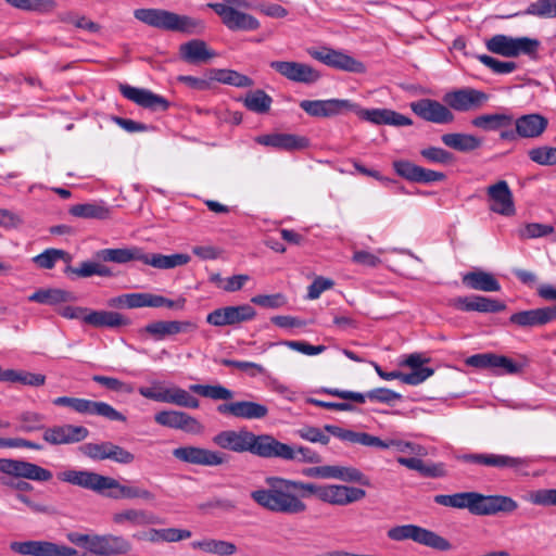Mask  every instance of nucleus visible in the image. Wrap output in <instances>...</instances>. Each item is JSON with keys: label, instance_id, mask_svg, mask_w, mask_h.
I'll use <instances>...</instances> for the list:
<instances>
[{"label": "nucleus", "instance_id": "1", "mask_svg": "<svg viewBox=\"0 0 556 556\" xmlns=\"http://www.w3.org/2000/svg\"><path fill=\"white\" fill-rule=\"evenodd\" d=\"M267 489H257L251 492V498L262 508L271 513L300 514L306 510V504L292 493V490L302 492V496L315 495L318 500L321 485L290 480L280 477H267Z\"/></svg>", "mask_w": 556, "mask_h": 556}, {"label": "nucleus", "instance_id": "2", "mask_svg": "<svg viewBox=\"0 0 556 556\" xmlns=\"http://www.w3.org/2000/svg\"><path fill=\"white\" fill-rule=\"evenodd\" d=\"M300 108L313 117H332L345 112H355L362 119L377 125L410 126L413 121L389 109H362L348 99L302 100Z\"/></svg>", "mask_w": 556, "mask_h": 556}, {"label": "nucleus", "instance_id": "3", "mask_svg": "<svg viewBox=\"0 0 556 556\" xmlns=\"http://www.w3.org/2000/svg\"><path fill=\"white\" fill-rule=\"evenodd\" d=\"M61 481L93 491L112 500H142L153 502L154 493L130 484H122L118 480L89 470L71 469L59 475Z\"/></svg>", "mask_w": 556, "mask_h": 556}, {"label": "nucleus", "instance_id": "4", "mask_svg": "<svg viewBox=\"0 0 556 556\" xmlns=\"http://www.w3.org/2000/svg\"><path fill=\"white\" fill-rule=\"evenodd\" d=\"M438 505L457 509H468L476 516H492L498 513H513L518 503L505 495H484L478 492H459L454 494H438L433 497Z\"/></svg>", "mask_w": 556, "mask_h": 556}, {"label": "nucleus", "instance_id": "5", "mask_svg": "<svg viewBox=\"0 0 556 556\" xmlns=\"http://www.w3.org/2000/svg\"><path fill=\"white\" fill-rule=\"evenodd\" d=\"M134 16L143 24L163 30L188 35L201 34L204 30L202 21L163 9H137Z\"/></svg>", "mask_w": 556, "mask_h": 556}, {"label": "nucleus", "instance_id": "6", "mask_svg": "<svg viewBox=\"0 0 556 556\" xmlns=\"http://www.w3.org/2000/svg\"><path fill=\"white\" fill-rule=\"evenodd\" d=\"M213 443L235 453L249 452L262 458H268L270 434H255L249 430H224L213 437Z\"/></svg>", "mask_w": 556, "mask_h": 556}, {"label": "nucleus", "instance_id": "7", "mask_svg": "<svg viewBox=\"0 0 556 556\" xmlns=\"http://www.w3.org/2000/svg\"><path fill=\"white\" fill-rule=\"evenodd\" d=\"M486 49L505 58H516L521 54L535 58L540 48L538 39L529 37H510L507 35H494L485 41Z\"/></svg>", "mask_w": 556, "mask_h": 556}, {"label": "nucleus", "instance_id": "8", "mask_svg": "<svg viewBox=\"0 0 556 556\" xmlns=\"http://www.w3.org/2000/svg\"><path fill=\"white\" fill-rule=\"evenodd\" d=\"M138 391L143 397L155 402L193 409L200 406L199 400L187 390L177 386L165 387L161 381H153L151 387H140Z\"/></svg>", "mask_w": 556, "mask_h": 556}, {"label": "nucleus", "instance_id": "9", "mask_svg": "<svg viewBox=\"0 0 556 556\" xmlns=\"http://www.w3.org/2000/svg\"><path fill=\"white\" fill-rule=\"evenodd\" d=\"M388 538L393 541L412 540L437 551H450L452 544L438 533L416 525H402L391 528Z\"/></svg>", "mask_w": 556, "mask_h": 556}, {"label": "nucleus", "instance_id": "10", "mask_svg": "<svg viewBox=\"0 0 556 556\" xmlns=\"http://www.w3.org/2000/svg\"><path fill=\"white\" fill-rule=\"evenodd\" d=\"M208 7L230 30L250 31L260 27V22L253 15L235 9V7H247V2L243 0H225L220 3H208Z\"/></svg>", "mask_w": 556, "mask_h": 556}, {"label": "nucleus", "instance_id": "11", "mask_svg": "<svg viewBox=\"0 0 556 556\" xmlns=\"http://www.w3.org/2000/svg\"><path fill=\"white\" fill-rule=\"evenodd\" d=\"M55 406L70 407L78 414L100 416L111 421H126V416L112 405L102 401H92L80 397L59 396L52 401Z\"/></svg>", "mask_w": 556, "mask_h": 556}, {"label": "nucleus", "instance_id": "12", "mask_svg": "<svg viewBox=\"0 0 556 556\" xmlns=\"http://www.w3.org/2000/svg\"><path fill=\"white\" fill-rule=\"evenodd\" d=\"M515 128H509L500 132V138L504 141H515L517 138H538L547 128L548 121L541 114H525L514 119Z\"/></svg>", "mask_w": 556, "mask_h": 556}, {"label": "nucleus", "instance_id": "13", "mask_svg": "<svg viewBox=\"0 0 556 556\" xmlns=\"http://www.w3.org/2000/svg\"><path fill=\"white\" fill-rule=\"evenodd\" d=\"M79 451L94 462L109 459L117 464L128 465L135 460V455L131 452L111 441L85 443L79 447Z\"/></svg>", "mask_w": 556, "mask_h": 556}, {"label": "nucleus", "instance_id": "14", "mask_svg": "<svg viewBox=\"0 0 556 556\" xmlns=\"http://www.w3.org/2000/svg\"><path fill=\"white\" fill-rule=\"evenodd\" d=\"M308 53L313 59L340 71L356 74L366 72L364 63L342 51L323 47L319 49H309Z\"/></svg>", "mask_w": 556, "mask_h": 556}, {"label": "nucleus", "instance_id": "15", "mask_svg": "<svg viewBox=\"0 0 556 556\" xmlns=\"http://www.w3.org/2000/svg\"><path fill=\"white\" fill-rule=\"evenodd\" d=\"M173 456L182 463L207 467L220 466L228 462V456L223 452L192 445L175 448Z\"/></svg>", "mask_w": 556, "mask_h": 556}, {"label": "nucleus", "instance_id": "16", "mask_svg": "<svg viewBox=\"0 0 556 556\" xmlns=\"http://www.w3.org/2000/svg\"><path fill=\"white\" fill-rule=\"evenodd\" d=\"M0 472L33 481L45 482L52 479V472L39 465L21 459L0 458Z\"/></svg>", "mask_w": 556, "mask_h": 556}, {"label": "nucleus", "instance_id": "17", "mask_svg": "<svg viewBox=\"0 0 556 556\" xmlns=\"http://www.w3.org/2000/svg\"><path fill=\"white\" fill-rule=\"evenodd\" d=\"M490 99L482 90L466 87L447 92L444 102L448 108L458 112H469L481 109Z\"/></svg>", "mask_w": 556, "mask_h": 556}, {"label": "nucleus", "instance_id": "18", "mask_svg": "<svg viewBox=\"0 0 556 556\" xmlns=\"http://www.w3.org/2000/svg\"><path fill=\"white\" fill-rule=\"evenodd\" d=\"M10 549L25 556H74L77 554V551L72 547L35 540L11 542Z\"/></svg>", "mask_w": 556, "mask_h": 556}, {"label": "nucleus", "instance_id": "19", "mask_svg": "<svg viewBox=\"0 0 556 556\" xmlns=\"http://www.w3.org/2000/svg\"><path fill=\"white\" fill-rule=\"evenodd\" d=\"M118 90L124 98L132 101L137 105L152 112H166L170 105L169 101L149 89L132 87L127 84H121Z\"/></svg>", "mask_w": 556, "mask_h": 556}, {"label": "nucleus", "instance_id": "20", "mask_svg": "<svg viewBox=\"0 0 556 556\" xmlns=\"http://www.w3.org/2000/svg\"><path fill=\"white\" fill-rule=\"evenodd\" d=\"M268 458H280L283 460H296L307 464L321 463V456L306 446L293 447L282 443L271 435Z\"/></svg>", "mask_w": 556, "mask_h": 556}, {"label": "nucleus", "instance_id": "21", "mask_svg": "<svg viewBox=\"0 0 556 556\" xmlns=\"http://www.w3.org/2000/svg\"><path fill=\"white\" fill-rule=\"evenodd\" d=\"M154 420L160 426L191 434L204 432V426L197 418L180 410H161L154 415Z\"/></svg>", "mask_w": 556, "mask_h": 556}, {"label": "nucleus", "instance_id": "22", "mask_svg": "<svg viewBox=\"0 0 556 556\" xmlns=\"http://www.w3.org/2000/svg\"><path fill=\"white\" fill-rule=\"evenodd\" d=\"M490 211L502 216L510 217L516 214L514 195L507 181L498 180L486 188Z\"/></svg>", "mask_w": 556, "mask_h": 556}, {"label": "nucleus", "instance_id": "23", "mask_svg": "<svg viewBox=\"0 0 556 556\" xmlns=\"http://www.w3.org/2000/svg\"><path fill=\"white\" fill-rule=\"evenodd\" d=\"M255 309L249 304L226 306L214 309L206 316V321L216 327H224L252 320Z\"/></svg>", "mask_w": 556, "mask_h": 556}, {"label": "nucleus", "instance_id": "24", "mask_svg": "<svg viewBox=\"0 0 556 556\" xmlns=\"http://www.w3.org/2000/svg\"><path fill=\"white\" fill-rule=\"evenodd\" d=\"M89 437V430L84 426L71 424L46 428L42 439L51 445L79 443Z\"/></svg>", "mask_w": 556, "mask_h": 556}, {"label": "nucleus", "instance_id": "25", "mask_svg": "<svg viewBox=\"0 0 556 556\" xmlns=\"http://www.w3.org/2000/svg\"><path fill=\"white\" fill-rule=\"evenodd\" d=\"M410 110L424 121L434 124H448L454 121L450 108L432 99H420L409 104Z\"/></svg>", "mask_w": 556, "mask_h": 556}, {"label": "nucleus", "instance_id": "26", "mask_svg": "<svg viewBox=\"0 0 556 556\" xmlns=\"http://www.w3.org/2000/svg\"><path fill=\"white\" fill-rule=\"evenodd\" d=\"M270 67L289 80L302 84H314L320 74L308 64L293 61H273Z\"/></svg>", "mask_w": 556, "mask_h": 556}, {"label": "nucleus", "instance_id": "27", "mask_svg": "<svg viewBox=\"0 0 556 556\" xmlns=\"http://www.w3.org/2000/svg\"><path fill=\"white\" fill-rule=\"evenodd\" d=\"M465 463L493 467L497 469H515L527 467L529 462L522 457H514L509 455L493 453H473L462 456Z\"/></svg>", "mask_w": 556, "mask_h": 556}, {"label": "nucleus", "instance_id": "28", "mask_svg": "<svg viewBox=\"0 0 556 556\" xmlns=\"http://www.w3.org/2000/svg\"><path fill=\"white\" fill-rule=\"evenodd\" d=\"M366 492L363 489L343 484L321 485L319 501L338 506H345L363 500Z\"/></svg>", "mask_w": 556, "mask_h": 556}, {"label": "nucleus", "instance_id": "29", "mask_svg": "<svg viewBox=\"0 0 556 556\" xmlns=\"http://www.w3.org/2000/svg\"><path fill=\"white\" fill-rule=\"evenodd\" d=\"M325 392L327 394L343 399L353 401L358 404H364L366 400H369L371 402H378V403H384V404H391L395 401H399L402 396L400 393H396L390 389L387 388H377L372 389L366 393H359L354 391H346V390H340V389H325Z\"/></svg>", "mask_w": 556, "mask_h": 556}, {"label": "nucleus", "instance_id": "30", "mask_svg": "<svg viewBox=\"0 0 556 556\" xmlns=\"http://www.w3.org/2000/svg\"><path fill=\"white\" fill-rule=\"evenodd\" d=\"M91 554L98 556H119L130 553L132 544L123 535L93 534Z\"/></svg>", "mask_w": 556, "mask_h": 556}, {"label": "nucleus", "instance_id": "31", "mask_svg": "<svg viewBox=\"0 0 556 556\" xmlns=\"http://www.w3.org/2000/svg\"><path fill=\"white\" fill-rule=\"evenodd\" d=\"M395 173L412 182L431 184L445 179V174L418 166L409 161L397 160L393 162Z\"/></svg>", "mask_w": 556, "mask_h": 556}, {"label": "nucleus", "instance_id": "32", "mask_svg": "<svg viewBox=\"0 0 556 556\" xmlns=\"http://www.w3.org/2000/svg\"><path fill=\"white\" fill-rule=\"evenodd\" d=\"M450 305L463 312L498 313L506 308L505 303L483 295L457 296Z\"/></svg>", "mask_w": 556, "mask_h": 556}, {"label": "nucleus", "instance_id": "33", "mask_svg": "<svg viewBox=\"0 0 556 556\" xmlns=\"http://www.w3.org/2000/svg\"><path fill=\"white\" fill-rule=\"evenodd\" d=\"M255 141L262 146L285 151L304 150L309 146V140L306 137L283 132L262 135L256 137Z\"/></svg>", "mask_w": 556, "mask_h": 556}, {"label": "nucleus", "instance_id": "34", "mask_svg": "<svg viewBox=\"0 0 556 556\" xmlns=\"http://www.w3.org/2000/svg\"><path fill=\"white\" fill-rule=\"evenodd\" d=\"M217 412L241 419H262L267 416L268 408L256 402L238 401L218 405Z\"/></svg>", "mask_w": 556, "mask_h": 556}, {"label": "nucleus", "instance_id": "35", "mask_svg": "<svg viewBox=\"0 0 556 556\" xmlns=\"http://www.w3.org/2000/svg\"><path fill=\"white\" fill-rule=\"evenodd\" d=\"M556 319V307H540L513 314L509 321L520 327H539Z\"/></svg>", "mask_w": 556, "mask_h": 556}, {"label": "nucleus", "instance_id": "36", "mask_svg": "<svg viewBox=\"0 0 556 556\" xmlns=\"http://www.w3.org/2000/svg\"><path fill=\"white\" fill-rule=\"evenodd\" d=\"M197 324L189 320H159L148 324L144 331L155 340H163L167 336L197 330Z\"/></svg>", "mask_w": 556, "mask_h": 556}, {"label": "nucleus", "instance_id": "37", "mask_svg": "<svg viewBox=\"0 0 556 556\" xmlns=\"http://www.w3.org/2000/svg\"><path fill=\"white\" fill-rule=\"evenodd\" d=\"M181 60L190 64L206 63L216 56V52L211 50L206 42L201 39L189 40L179 47Z\"/></svg>", "mask_w": 556, "mask_h": 556}, {"label": "nucleus", "instance_id": "38", "mask_svg": "<svg viewBox=\"0 0 556 556\" xmlns=\"http://www.w3.org/2000/svg\"><path fill=\"white\" fill-rule=\"evenodd\" d=\"M84 323L96 328H118L130 325L129 318L113 311H89Z\"/></svg>", "mask_w": 556, "mask_h": 556}, {"label": "nucleus", "instance_id": "39", "mask_svg": "<svg viewBox=\"0 0 556 556\" xmlns=\"http://www.w3.org/2000/svg\"><path fill=\"white\" fill-rule=\"evenodd\" d=\"M112 521L117 526H149L160 523L159 518L144 509L127 508L112 515Z\"/></svg>", "mask_w": 556, "mask_h": 556}, {"label": "nucleus", "instance_id": "40", "mask_svg": "<svg viewBox=\"0 0 556 556\" xmlns=\"http://www.w3.org/2000/svg\"><path fill=\"white\" fill-rule=\"evenodd\" d=\"M470 123L484 131H503L513 127L514 116L507 113L482 114L473 117Z\"/></svg>", "mask_w": 556, "mask_h": 556}, {"label": "nucleus", "instance_id": "41", "mask_svg": "<svg viewBox=\"0 0 556 556\" xmlns=\"http://www.w3.org/2000/svg\"><path fill=\"white\" fill-rule=\"evenodd\" d=\"M463 283L472 289L483 292H498L501 285L497 279L484 270H472L463 276Z\"/></svg>", "mask_w": 556, "mask_h": 556}, {"label": "nucleus", "instance_id": "42", "mask_svg": "<svg viewBox=\"0 0 556 556\" xmlns=\"http://www.w3.org/2000/svg\"><path fill=\"white\" fill-rule=\"evenodd\" d=\"M97 257L103 262H112L116 264H125L131 261H140L143 258V251L140 248H123V249H102L97 252Z\"/></svg>", "mask_w": 556, "mask_h": 556}, {"label": "nucleus", "instance_id": "43", "mask_svg": "<svg viewBox=\"0 0 556 556\" xmlns=\"http://www.w3.org/2000/svg\"><path fill=\"white\" fill-rule=\"evenodd\" d=\"M397 463L427 478H440L446 475L443 464L425 463L418 457H399Z\"/></svg>", "mask_w": 556, "mask_h": 556}, {"label": "nucleus", "instance_id": "44", "mask_svg": "<svg viewBox=\"0 0 556 556\" xmlns=\"http://www.w3.org/2000/svg\"><path fill=\"white\" fill-rule=\"evenodd\" d=\"M441 140L446 147L459 152H471L479 149L482 144L481 139L478 137L462 132L444 134Z\"/></svg>", "mask_w": 556, "mask_h": 556}, {"label": "nucleus", "instance_id": "45", "mask_svg": "<svg viewBox=\"0 0 556 556\" xmlns=\"http://www.w3.org/2000/svg\"><path fill=\"white\" fill-rule=\"evenodd\" d=\"M190 261V256L188 254L177 253L172 255H163L160 253L154 254H146L143 253V258L141 262L143 264L150 265L160 269H169L178 266H182L188 264Z\"/></svg>", "mask_w": 556, "mask_h": 556}, {"label": "nucleus", "instance_id": "46", "mask_svg": "<svg viewBox=\"0 0 556 556\" xmlns=\"http://www.w3.org/2000/svg\"><path fill=\"white\" fill-rule=\"evenodd\" d=\"M193 549H200L204 553L215 554L218 556H230L237 553V546L228 541L205 539L201 541H193L191 543Z\"/></svg>", "mask_w": 556, "mask_h": 556}, {"label": "nucleus", "instance_id": "47", "mask_svg": "<svg viewBox=\"0 0 556 556\" xmlns=\"http://www.w3.org/2000/svg\"><path fill=\"white\" fill-rule=\"evenodd\" d=\"M0 381L16 382L28 387H41L46 383V376L26 370L7 369L1 374Z\"/></svg>", "mask_w": 556, "mask_h": 556}, {"label": "nucleus", "instance_id": "48", "mask_svg": "<svg viewBox=\"0 0 556 556\" xmlns=\"http://www.w3.org/2000/svg\"><path fill=\"white\" fill-rule=\"evenodd\" d=\"M70 213L79 218L108 219L110 218V208L104 203H83L75 204L70 208Z\"/></svg>", "mask_w": 556, "mask_h": 556}, {"label": "nucleus", "instance_id": "49", "mask_svg": "<svg viewBox=\"0 0 556 556\" xmlns=\"http://www.w3.org/2000/svg\"><path fill=\"white\" fill-rule=\"evenodd\" d=\"M324 429L342 441L357 443L364 446H372L374 435L367 432H356L334 425H326Z\"/></svg>", "mask_w": 556, "mask_h": 556}, {"label": "nucleus", "instance_id": "50", "mask_svg": "<svg viewBox=\"0 0 556 556\" xmlns=\"http://www.w3.org/2000/svg\"><path fill=\"white\" fill-rule=\"evenodd\" d=\"M210 78L238 88H248L254 85L249 76L233 70H212Z\"/></svg>", "mask_w": 556, "mask_h": 556}, {"label": "nucleus", "instance_id": "51", "mask_svg": "<svg viewBox=\"0 0 556 556\" xmlns=\"http://www.w3.org/2000/svg\"><path fill=\"white\" fill-rule=\"evenodd\" d=\"M372 446L382 448V450L394 447L399 452L410 453V454H415L417 456L427 455V450L422 445L415 444V443L407 442V441H402V440L384 441V440H381L380 438L374 435Z\"/></svg>", "mask_w": 556, "mask_h": 556}, {"label": "nucleus", "instance_id": "52", "mask_svg": "<svg viewBox=\"0 0 556 556\" xmlns=\"http://www.w3.org/2000/svg\"><path fill=\"white\" fill-rule=\"evenodd\" d=\"M330 479H338L344 482L359 483L365 486L370 485L369 479L355 467L331 465Z\"/></svg>", "mask_w": 556, "mask_h": 556}, {"label": "nucleus", "instance_id": "53", "mask_svg": "<svg viewBox=\"0 0 556 556\" xmlns=\"http://www.w3.org/2000/svg\"><path fill=\"white\" fill-rule=\"evenodd\" d=\"M243 103L248 110L258 114H264L269 111L273 99L264 90L257 89L249 92L245 96Z\"/></svg>", "mask_w": 556, "mask_h": 556}, {"label": "nucleus", "instance_id": "54", "mask_svg": "<svg viewBox=\"0 0 556 556\" xmlns=\"http://www.w3.org/2000/svg\"><path fill=\"white\" fill-rule=\"evenodd\" d=\"M60 260H62L68 264L72 261V256L64 250L47 249L42 253L36 255L33 258V262L39 268L51 269L54 267L55 263Z\"/></svg>", "mask_w": 556, "mask_h": 556}, {"label": "nucleus", "instance_id": "55", "mask_svg": "<svg viewBox=\"0 0 556 556\" xmlns=\"http://www.w3.org/2000/svg\"><path fill=\"white\" fill-rule=\"evenodd\" d=\"M516 15H532L540 18L556 17V0H536L531 2L527 9Z\"/></svg>", "mask_w": 556, "mask_h": 556}, {"label": "nucleus", "instance_id": "56", "mask_svg": "<svg viewBox=\"0 0 556 556\" xmlns=\"http://www.w3.org/2000/svg\"><path fill=\"white\" fill-rule=\"evenodd\" d=\"M190 390L203 397L212 400L228 401L233 397V392L220 384H192L190 386Z\"/></svg>", "mask_w": 556, "mask_h": 556}, {"label": "nucleus", "instance_id": "57", "mask_svg": "<svg viewBox=\"0 0 556 556\" xmlns=\"http://www.w3.org/2000/svg\"><path fill=\"white\" fill-rule=\"evenodd\" d=\"M5 2L20 10L39 13L52 12L56 7L54 0H5Z\"/></svg>", "mask_w": 556, "mask_h": 556}, {"label": "nucleus", "instance_id": "58", "mask_svg": "<svg viewBox=\"0 0 556 556\" xmlns=\"http://www.w3.org/2000/svg\"><path fill=\"white\" fill-rule=\"evenodd\" d=\"M68 293L60 289L38 290L28 296V301L41 304H56L67 301Z\"/></svg>", "mask_w": 556, "mask_h": 556}, {"label": "nucleus", "instance_id": "59", "mask_svg": "<svg viewBox=\"0 0 556 556\" xmlns=\"http://www.w3.org/2000/svg\"><path fill=\"white\" fill-rule=\"evenodd\" d=\"M477 59L494 74L504 75L517 70V63L513 61H501L486 54H479Z\"/></svg>", "mask_w": 556, "mask_h": 556}, {"label": "nucleus", "instance_id": "60", "mask_svg": "<svg viewBox=\"0 0 556 556\" xmlns=\"http://www.w3.org/2000/svg\"><path fill=\"white\" fill-rule=\"evenodd\" d=\"M92 380L105 387L106 389L117 393L131 394L135 391L132 383L122 381L114 377L93 375Z\"/></svg>", "mask_w": 556, "mask_h": 556}, {"label": "nucleus", "instance_id": "61", "mask_svg": "<svg viewBox=\"0 0 556 556\" xmlns=\"http://www.w3.org/2000/svg\"><path fill=\"white\" fill-rule=\"evenodd\" d=\"M525 500L533 505L556 506V488L530 491L526 494Z\"/></svg>", "mask_w": 556, "mask_h": 556}, {"label": "nucleus", "instance_id": "62", "mask_svg": "<svg viewBox=\"0 0 556 556\" xmlns=\"http://www.w3.org/2000/svg\"><path fill=\"white\" fill-rule=\"evenodd\" d=\"M529 157L532 162L543 165H556V148L554 147H539L529 151Z\"/></svg>", "mask_w": 556, "mask_h": 556}, {"label": "nucleus", "instance_id": "63", "mask_svg": "<svg viewBox=\"0 0 556 556\" xmlns=\"http://www.w3.org/2000/svg\"><path fill=\"white\" fill-rule=\"evenodd\" d=\"M551 233H554V227L540 223H529L519 229V237L521 239L542 238Z\"/></svg>", "mask_w": 556, "mask_h": 556}, {"label": "nucleus", "instance_id": "64", "mask_svg": "<svg viewBox=\"0 0 556 556\" xmlns=\"http://www.w3.org/2000/svg\"><path fill=\"white\" fill-rule=\"evenodd\" d=\"M521 370V366L516 364L511 358L504 355H494L492 364V371L497 375L503 374H518Z\"/></svg>", "mask_w": 556, "mask_h": 556}]
</instances>
